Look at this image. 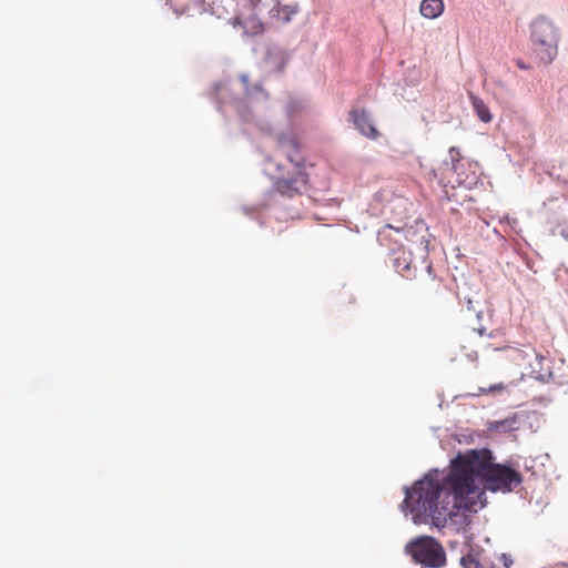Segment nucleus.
Returning a JSON list of instances; mask_svg holds the SVG:
<instances>
[{
	"mask_svg": "<svg viewBox=\"0 0 568 568\" xmlns=\"http://www.w3.org/2000/svg\"><path fill=\"white\" fill-rule=\"evenodd\" d=\"M516 417L506 418L504 420H497L493 424V429L496 432H509L517 429Z\"/></svg>",
	"mask_w": 568,
	"mask_h": 568,
	"instance_id": "obj_12",
	"label": "nucleus"
},
{
	"mask_svg": "<svg viewBox=\"0 0 568 568\" xmlns=\"http://www.w3.org/2000/svg\"><path fill=\"white\" fill-rule=\"evenodd\" d=\"M516 65L521 69V70H528L530 67L528 64L525 63L524 60L521 59H516L515 61Z\"/></svg>",
	"mask_w": 568,
	"mask_h": 568,
	"instance_id": "obj_19",
	"label": "nucleus"
},
{
	"mask_svg": "<svg viewBox=\"0 0 568 568\" xmlns=\"http://www.w3.org/2000/svg\"><path fill=\"white\" fill-rule=\"evenodd\" d=\"M349 116L361 134L372 140H375L379 136L378 130L373 124L371 115L365 109H354L349 112Z\"/></svg>",
	"mask_w": 568,
	"mask_h": 568,
	"instance_id": "obj_5",
	"label": "nucleus"
},
{
	"mask_svg": "<svg viewBox=\"0 0 568 568\" xmlns=\"http://www.w3.org/2000/svg\"><path fill=\"white\" fill-rule=\"evenodd\" d=\"M443 0H423L420 3V14L426 19H436L444 12Z\"/></svg>",
	"mask_w": 568,
	"mask_h": 568,
	"instance_id": "obj_8",
	"label": "nucleus"
},
{
	"mask_svg": "<svg viewBox=\"0 0 568 568\" xmlns=\"http://www.w3.org/2000/svg\"><path fill=\"white\" fill-rule=\"evenodd\" d=\"M505 351L509 352L510 353V357L518 362V361H523L525 358V354L523 351L518 349V348H515V347H505L504 348Z\"/></svg>",
	"mask_w": 568,
	"mask_h": 568,
	"instance_id": "obj_16",
	"label": "nucleus"
},
{
	"mask_svg": "<svg viewBox=\"0 0 568 568\" xmlns=\"http://www.w3.org/2000/svg\"><path fill=\"white\" fill-rule=\"evenodd\" d=\"M394 267L403 277L412 278V256L410 253L398 251V255L394 258Z\"/></svg>",
	"mask_w": 568,
	"mask_h": 568,
	"instance_id": "obj_9",
	"label": "nucleus"
},
{
	"mask_svg": "<svg viewBox=\"0 0 568 568\" xmlns=\"http://www.w3.org/2000/svg\"><path fill=\"white\" fill-rule=\"evenodd\" d=\"M231 24L234 28L241 27L243 29V33L246 36H258L264 31L262 21L255 14H250L247 17L239 14L231 19Z\"/></svg>",
	"mask_w": 568,
	"mask_h": 568,
	"instance_id": "obj_7",
	"label": "nucleus"
},
{
	"mask_svg": "<svg viewBox=\"0 0 568 568\" xmlns=\"http://www.w3.org/2000/svg\"><path fill=\"white\" fill-rule=\"evenodd\" d=\"M449 155L453 162L458 161L460 156L459 150L455 146L450 148Z\"/></svg>",
	"mask_w": 568,
	"mask_h": 568,
	"instance_id": "obj_18",
	"label": "nucleus"
},
{
	"mask_svg": "<svg viewBox=\"0 0 568 568\" xmlns=\"http://www.w3.org/2000/svg\"><path fill=\"white\" fill-rule=\"evenodd\" d=\"M414 561L429 568H439L446 562L443 546L433 537H419L406 546Z\"/></svg>",
	"mask_w": 568,
	"mask_h": 568,
	"instance_id": "obj_3",
	"label": "nucleus"
},
{
	"mask_svg": "<svg viewBox=\"0 0 568 568\" xmlns=\"http://www.w3.org/2000/svg\"><path fill=\"white\" fill-rule=\"evenodd\" d=\"M489 568H496L495 565H491Z\"/></svg>",
	"mask_w": 568,
	"mask_h": 568,
	"instance_id": "obj_23",
	"label": "nucleus"
},
{
	"mask_svg": "<svg viewBox=\"0 0 568 568\" xmlns=\"http://www.w3.org/2000/svg\"><path fill=\"white\" fill-rule=\"evenodd\" d=\"M506 389H507V385L506 384L497 383V384L490 385L488 388L479 387L478 392L475 393L474 395H483V394H488V393L503 392V390H506Z\"/></svg>",
	"mask_w": 568,
	"mask_h": 568,
	"instance_id": "obj_15",
	"label": "nucleus"
},
{
	"mask_svg": "<svg viewBox=\"0 0 568 568\" xmlns=\"http://www.w3.org/2000/svg\"><path fill=\"white\" fill-rule=\"evenodd\" d=\"M470 102L473 105V109L477 116L485 123H489L493 120V115L489 111V108L484 102L483 99L476 97L475 94L470 93L469 95Z\"/></svg>",
	"mask_w": 568,
	"mask_h": 568,
	"instance_id": "obj_11",
	"label": "nucleus"
},
{
	"mask_svg": "<svg viewBox=\"0 0 568 568\" xmlns=\"http://www.w3.org/2000/svg\"><path fill=\"white\" fill-rule=\"evenodd\" d=\"M241 80H242V82L245 84L246 93H247V94H251V91H250V89H248V87H247V77H246V75H242V77H241Z\"/></svg>",
	"mask_w": 568,
	"mask_h": 568,
	"instance_id": "obj_21",
	"label": "nucleus"
},
{
	"mask_svg": "<svg viewBox=\"0 0 568 568\" xmlns=\"http://www.w3.org/2000/svg\"><path fill=\"white\" fill-rule=\"evenodd\" d=\"M521 481L519 471L494 464L490 450L470 449L450 460L448 473L430 470L406 488L404 504L415 524L444 528L462 510H480L485 488L509 493Z\"/></svg>",
	"mask_w": 568,
	"mask_h": 568,
	"instance_id": "obj_1",
	"label": "nucleus"
},
{
	"mask_svg": "<svg viewBox=\"0 0 568 568\" xmlns=\"http://www.w3.org/2000/svg\"><path fill=\"white\" fill-rule=\"evenodd\" d=\"M277 144L290 162L295 164V169H304V159L300 154V143L295 138L282 134L277 139Z\"/></svg>",
	"mask_w": 568,
	"mask_h": 568,
	"instance_id": "obj_6",
	"label": "nucleus"
},
{
	"mask_svg": "<svg viewBox=\"0 0 568 568\" xmlns=\"http://www.w3.org/2000/svg\"><path fill=\"white\" fill-rule=\"evenodd\" d=\"M298 11L297 6H282L278 1L271 9V17L280 21L281 23H287L291 21L292 17L296 14Z\"/></svg>",
	"mask_w": 568,
	"mask_h": 568,
	"instance_id": "obj_10",
	"label": "nucleus"
},
{
	"mask_svg": "<svg viewBox=\"0 0 568 568\" xmlns=\"http://www.w3.org/2000/svg\"><path fill=\"white\" fill-rule=\"evenodd\" d=\"M189 11V6H180L179 8H175V12L178 14H183V13H186Z\"/></svg>",
	"mask_w": 568,
	"mask_h": 568,
	"instance_id": "obj_20",
	"label": "nucleus"
},
{
	"mask_svg": "<svg viewBox=\"0 0 568 568\" xmlns=\"http://www.w3.org/2000/svg\"><path fill=\"white\" fill-rule=\"evenodd\" d=\"M499 560L503 562L504 568H511L514 560L507 554H501Z\"/></svg>",
	"mask_w": 568,
	"mask_h": 568,
	"instance_id": "obj_17",
	"label": "nucleus"
},
{
	"mask_svg": "<svg viewBox=\"0 0 568 568\" xmlns=\"http://www.w3.org/2000/svg\"><path fill=\"white\" fill-rule=\"evenodd\" d=\"M427 271H428L429 275H432V272H433V266H432V264H428V265H427Z\"/></svg>",
	"mask_w": 568,
	"mask_h": 568,
	"instance_id": "obj_22",
	"label": "nucleus"
},
{
	"mask_svg": "<svg viewBox=\"0 0 568 568\" xmlns=\"http://www.w3.org/2000/svg\"><path fill=\"white\" fill-rule=\"evenodd\" d=\"M460 565L464 568H483L477 555L469 552L462 557Z\"/></svg>",
	"mask_w": 568,
	"mask_h": 568,
	"instance_id": "obj_13",
	"label": "nucleus"
},
{
	"mask_svg": "<svg viewBox=\"0 0 568 568\" xmlns=\"http://www.w3.org/2000/svg\"><path fill=\"white\" fill-rule=\"evenodd\" d=\"M273 187L280 195L288 199L302 195L308 190V174L304 169H295L292 176L276 179Z\"/></svg>",
	"mask_w": 568,
	"mask_h": 568,
	"instance_id": "obj_4",
	"label": "nucleus"
},
{
	"mask_svg": "<svg viewBox=\"0 0 568 568\" xmlns=\"http://www.w3.org/2000/svg\"><path fill=\"white\" fill-rule=\"evenodd\" d=\"M561 30L547 16L540 14L529 23V41L535 55L544 63L550 64L557 57Z\"/></svg>",
	"mask_w": 568,
	"mask_h": 568,
	"instance_id": "obj_2",
	"label": "nucleus"
},
{
	"mask_svg": "<svg viewBox=\"0 0 568 568\" xmlns=\"http://www.w3.org/2000/svg\"><path fill=\"white\" fill-rule=\"evenodd\" d=\"M395 231L396 233H402L403 229L394 227L390 224H386L379 232H378V241L382 245H386V241L390 239V232Z\"/></svg>",
	"mask_w": 568,
	"mask_h": 568,
	"instance_id": "obj_14",
	"label": "nucleus"
}]
</instances>
